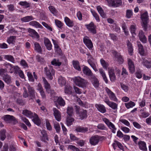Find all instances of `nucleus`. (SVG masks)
<instances>
[{
    "label": "nucleus",
    "mask_w": 151,
    "mask_h": 151,
    "mask_svg": "<svg viewBox=\"0 0 151 151\" xmlns=\"http://www.w3.org/2000/svg\"><path fill=\"white\" fill-rule=\"evenodd\" d=\"M135 105V103L132 101H130L128 103H125V106L127 109L132 108Z\"/></svg>",
    "instance_id": "864d4df0"
},
{
    "label": "nucleus",
    "mask_w": 151,
    "mask_h": 151,
    "mask_svg": "<svg viewBox=\"0 0 151 151\" xmlns=\"http://www.w3.org/2000/svg\"><path fill=\"white\" fill-rule=\"evenodd\" d=\"M99 70V72L102 76L105 83H108V79L106 76L105 72L102 68H100Z\"/></svg>",
    "instance_id": "e433bc0d"
},
{
    "label": "nucleus",
    "mask_w": 151,
    "mask_h": 151,
    "mask_svg": "<svg viewBox=\"0 0 151 151\" xmlns=\"http://www.w3.org/2000/svg\"><path fill=\"white\" fill-rule=\"evenodd\" d=\"M122 4V0H111V5L114 7H119Z\"/></svg>",
    "instance_id": "bb28decb"
},
{
    "label": "nucleus",
    "mask_w": 151,
    "mask_h": 151,
    "mask_svg": "<svg viewBox=\"0 0 151 151\" xmlns=\"http://www.w3.org/2000/svg\"><path fill=\"white\" fill-rule=\"evenodd\" d=\"M16 39V37L15 36H11L7 40V41L9 44L13 43Z\"/></svg>",
    "instance_id": "680f3d73"
},
{
    "label": "nucleus",
    "mask_w": 151,
    "mask_h": 151,
    "mask_svg": "<svg viewBox=\"0 0 151 151\" xmlns=\"http://www.w3.org/2000/svg\"><path fill=\"white\" fill-rule=\"evenodd\" d=\"M85 26L91 33L93 34H95L96 33V27L93 22L89 24H86Z\"/></svg>",
    "instance_id": "f03ea898"
},
{
    "label": "nucleus",
    "mask_w": 151,
    "mask_h": 151,
    "mask_svg": "<svg viewBox=\"0 0 151 151\" xmlns=\"http://www.w3.org/2000/svg\"><path fill=\"white\" fill-rule=\"evenodd\" d=\"M135 75L138 78H141L142 77V71L140 70H137L135 73Z\"/></svg>",
    "instance_id": "0e129e2a"
},
{
    "label": "nucleus",
    "mask_w": 151,
    "mask_h": 151,
    "mask_svg": "<svg viewBox=\"0 0 151 151\" xmlns=\"http://www.w3.org/2000/svg\"><path fill=\"white\" fill-rule=\"evenodd\" d=\"M145 109L146 108H145L143 109H141L140 110L141 114V116L143 118H146L150 115V114L148 112L145 111Z\"/></svg>",
    "instance_id": "a18cd8bd"
},
{
    "label": "nucleus",
    "mask_w": 151,
    "mask_h": 151,
    "mask_svg": "<svg viewBox=\"0 0 151 151\" xmlns=\"http://www.w3.org/2000/svg\"><path fill=\"white\" fill-rule=\"evenodd\" d=\"M75 131L78 132L84 133L88 131V128L86 127H84L80 126H77L75 129Z\"/></svg>",
    "instance_id": "393cba45"
},
{
    "label": "nucleus",
    "mask_w": 151,
    "mask_h": 151,
    "mask_svg": "<svg viewBox=\"0 0 151 151\" xmlns=\"http://www.w3.org/2000/svg\"><path fill=\"white\" fill-rule=\"evenodd\" d=\"M105 90L111 100L115 101H116L117 100V99L115 94L111 91L110 89L107 87H106L105 88Z\"/></svg>",
    "instance_id": "9d476101"
},
{
    "label": "nucleus",
    "mask_w": 151,
    "mask_h": 151,
    "mask_svg": "<svg viewBox=\"0 0 151 151\" xmlns=\"http://www.w3.org/2000/svg\"><path fill=\"white\" fill-rule=\"evenodd\" d=\"M33 74L34 76V78L31 72H28L27 73V75L28 77L29 81L32 82H34L35 81V78L36 80H37L38 78L35 72H33Z\"/></svg>",
    "instance_id": "dca6fc26"
},
{
    "label": "nucleus",
    "mask_w": 151,
    "mask_h": 151,
    "mask_svg": "<svg viewBox=\"0 0 151 151\" xmlns=\"http://www.w3.org/2000/svg\"><path fill=\"white\" fill-rule=\"evenodd\" d=\"M137 45L139 53L141 55L144 56L145 55V50L143 46L140 42H138Z\"/></svg>",
    "instance_id": "c9c22d12"
},
{
    "label": "nucleus",
    "mask_w": 151,
    "mask_h": 151,
    "mask_svg": "<svg viewBox=\"0 0 151 151\" xmlns=\"http://www.w3.org/2000/svg\"><path fill=\"white\" fill-rule=\"evenodd\" d=\"M142 64L147 69H151V60L143 59Z\"/></svg>",
    "instance_id": "6ab92c4d"
},
{
    "label": "nucleus",
    "mask_w": 151,
    "mask_h": 151,
    "mask_svg": "<svg viewBox=\"0 0 151 151\" xmlns=\"http://www.w3.org/2000/svg\"><path fill=\"white\" fill-rule=\"evenodd\" d=\"M30 25L35 26L36 28H42L43 27L38 22L35 21H33L30 22L29 23Z\"/></svg>",
    "instance_id": "c03bdc74"
},
{
    "label": "nucleus",
    "mask_w": 151,
    "mask_h": 151,
    "mask_svg": "<svg viewBox=\"0 0 151 151\" xmlns=\"http://www.w3.org/2000/svg\"><path fill=\"white\" fill-rule=\"evenodd\" d=\"M48 8L49 10L52 13L54 14H56L57 10L54 6H50Z\"/></svg>",
    "instance_id": "e2e57ef3"
},
{
    "label": "nucleus",
    "mask_w": 151,
    "mask_h": 151,
    "mask_svg": "<svg viewBox=\"0 0 151 151\" xmlns=\"http://www.w3.org/2000/svg\"><path fill=\"white\" fill-rule=\"evenodd\" d=\"M101 137L96 135L92 136L89 139V142L92 145L95 146L97 145L99 142Z\"/></svg>",
    "instance_id": "423d86ee"
},
{
    "label": "nucleus",
    "mask_w": 151,
    "mask_h": 151,
    "mask_svg": "<svg viewBox=\"0 0 151 151\" xmlns=\"http://www.w3.org/2000/svg\"><path fill=\"white\" fill-rule=\"evenodd\" d=\"M132 15V12L131 10L128 9L126 11V17L128 18H130Z\"/></svg>",
    "instance_id": "69168bd1"
},
{
    "label": "nucleus",
    "mask_w": 151,
    "mask_h": 151,
    "mask_svg": "<svg viewBox=\"0 0 151 151\" xmlns=\"http://www.w3.org/2000/svg\"><path fill=\"white\" fill-rule=\"evenodd\" d=\"M4 65L6 68V69L7 70V69H8L9 70V72L11 73H13V70L17 72L19 69V67L17 66H13V65L9 63H5Z\"/></svg>",
    "instance_id": "6e6552de"
},
{
    "label": "nucleus",
    "mask_w": 151,
    "mask_h": 151,
    "mask_svg": "<svg viewBox=\"0 0 151 151\" xmlns=\"http://www.w3.org/2000/svg\"><path fill=\"white\" fill-rule=\"evenodd\" d=\"M67 113L69 116H72L73 114V108L71 107H68L67 109Z\"/></svg>",
    "instance_id": "bf43d9fd"
},
{
    "label": "nucleus",
    "mask_w": 151,
    "mask_h": 151,
    "mask_svg": "<svg viewBox=\"0 0 151 151\" xmlns=\"http://www.w3.org/2000/svg\"><path fill=\"white\" fill-rule=\"evenodd\" d=\"M72 65L73 68L76 70L78 71H81V69L78 61L73 60L72 61Z\"/></svg>",
    "instance_id": "2f4dec72"
},
{
    "label": "nucleus",
    "mask_w": 151,
    "mask_h": 151,
    "mask_svg": "<svg viewBox=\"0 0 151 151\" xmlns=\"http://www.w3.org/2000/svg\"><path fill=\"white\" fill-rule=\"evenodd\" d=\"M91 13L97 22H99L100 19L98 14L94 11H92Z\"/></svg>",
    "instance_id": "052dcab7"
},
{
    "label": "nucleus",
    "mask_w": 151,
    "mask_h": 151,
    "mask_svg": "<svg viewBox=\"0 0 151 151\" xmlns=\"http://www.w3.org/2000/svg\"><path fill=\"white\" fill-rule=\"evenodd\" d=\"M97 9L101 17L103 18L105 17L106 14L104 13L102 8L100 6H98L97 7Z\"/></svg>",
    "instance_id": "de8ad7c7"
},
{
    "label": "nucleus",
    "mask_w": 151,
    "mask_h": 151,
    "mask_svg": "<svg viewBox=\"0 0 151 151\" xmlns=\"http://www.w3.org/2000/svg\"><path fill=\"white\" fill-rule=\"evenodd\" d=\"M95 107L99 111L102 113H104L106 111L105 107L102 104H96Z\"/></svg>",
    "instance_id": "5701e85b"
},
{
    "label": "nucleus",
    "mask_w": 151,
    "mask_h": 151,
    "mask_svg": "<svg viewBox=\"0 0 151 151\" xmlns=\"http://www.w3.org/2000/svg\"><path fill=\"white\" fill-rule=\"evenodd\" d=\"M127 45L128 49L129 54L130 55H132V53L133 52V47L132 46V44L129 40L127 42Z\"/></svg>",
    "instance_id": "4c0bfd02"
},
{
    "label": "nucleus",
    "mask_w": 151,
    "mask_h": 151,
    "mask_svg": "<svg viewBox=\"0 0 151 151\" xmlns=\"http://www.w3.org/2000/svg\"><path fill=\"white\" fill-rule=\"evenodd\" d=\"M72 88L70 85H67L65 86L64 92L66 94H70L72 93Z\"/></svg>",
    "instance_id": "ea45409f"
},
{
    "label": "nucleus",
    "mask_w": 151,
    "mask_h": 151,
    "mask_svg": "<svg viewBox=\"0 0 151 151\" xmlns=\"http://www.w3.org/2000/svg\"><path fill=\"white\" fill-rule=\"evenodd\" d=\"M3 79L8 84L10 83L11 82V77L8 74L4 75L3 76Z\"/></svg>",
    "instance_id": "58836bf2"
},
{
    "label": "nucleus",
    "mask_w": 151,
    "mask_h": 151,
    "mask_svg": "<svg viewBox=\"0 0 151 151\" xmlns=\"http://www.w3.org/2000/svg\"><path fill=\"white\" fill-rule=\"evenodd\" d=\"M52 65L55 66H60L61 64V63L59 62L58 60L54 59L51 62Z\"/></svg>",
    "instance_id": "6e6d98bb"
},
{
    "label": "nucleus",
    "mask_w": 151,
    "mask_h": 151,
    "mask_svg": "<svg viewBox=\"0 0 151 151\" xmlns=\"http://www.w3.org/2000/svg\"><path fill=\"white\" fill-rule=\"evenodd\" d=\"M68 147L69 149L73 151H80L79 149L74 145H70Z\"/></svg>",
    "instance_id": "338daca9"
},
{
    "label": "nucleus",
    "mask_w": 151,
    "mask_h": 151,
    "mask_svg": "<svg viewBox=\"0 0 151 151\" xmlns=\"http://www.w3.org/2000/svg\"><path fill=\"white\" fill-rule=\"evenodd\" d=\"M34 19L32 16H27L21 19V21L23 22H28Z\"/></svg>",
    "instance_id": "37998d69"
},
{
    "label": "nucleus",
    "mask_w": 151,
    "mask_h": 151,
    "mask_svg": "<svg viewBox=\"0 0 151 151\" xmlns=\"http://www.w3.org/2000/svg\"><path fill=\"white\" fill-rule=\"evenodd\" d=\"M53 115L56 120L58 121H60L61 119L60 112L55 108H53Z\"/></svg>",
    "instance_id": "ddd939ff"
},
{
    "label": "nucleus",
    "mask_w": 151,
    "mask_h": 151,
    "mask_svg": "<svg viewBox=\"0 0 151 151\" xmlns=\"http://www.w3.org/2000/svg\"><path fill=\"white\" fill-rule=\"evenodd\" d=\"M22 114L27 117L30 118H32L34 117V113L33 114L30 111L27 109L23 110Z\"/></svg>",
    "instance_id": "cd10ccee"
},
{
    "label": "nucleus",
    "mask_w": 151,
    "mask_h": 151,
    "mask_svg": "<svg viewBox=\"0 0 151 151\" xmlns=\"http://www.w3.org/2000/svg\"><path fill=\"white\" fill-rule=\"evenodd\" d=\"M83 40L84 43L87 47L89 50H92L93 47V44L89 37L87 36H85L83 38Z\"/></svg>",
    "instance_id": "7ed1b4c3"
},
{
    "label": "nucleus",
    "mask_w": 151,
    "mask_h": 151,
    "mask_svg": "<svg viewBox=\"0 0 151 151\" xmlns=\"http://www.w3.org/2000/svg\"><path fill=\"white\" fill-rule=\"evenodd\" d=\"M28 32L31 34L33 35L34 36L36 37L37 38H39L40 37L38 33L33 29L30 28L29 29Z\"/></svg>",
    "instance_id": "4d7b16f0"
},
{
    "label": "nucleus",
    "mask_w": 151,
    "mask_h": 151,
    "mask_svg": "<svg viewBox=\"0 0 151 151\" xmlns=\"http://www.w3.org/2000/svg\"><path fill=\"white\" fill-rule=\"evenodd\" d=\"M35 46V50L38 52H40L42 51L41 47L39 43L37 42H35L34 43Z\"/></svg>",
    "instance_id": "09e8293b"
},
{
    "label": "nucleus",
    "mask_w": 151,
    "mask_h": 151,
    "mask_svg": "<svg viewBox=\"0 0 151 151\" xmlns=\"http://www.w3.org/2000/svg\"><path fill=\"white\" fill-rule=\"evenodd\" d=\"M19 5L24 6V8H25L29 7L31 5V4L30 3L27 2L26 1H20L19 3Z\"/></svg>",
    "instance_id": "603ef678"
},
{
    "label": "nucleus",
    "mask_w": 151,
    "mask_h": 151,
    "mask_svg": "<svg viewBox=\"0 0 151 151\" xmlns=\"http://www.w3.org/2000/svg\"><path fill=\"white\" fill-rule=\"evenodd\" d=\"M5 59L13 63H14V59L13 56L11 55H5L4 56Z\"/></svg>",
    "instance_id": "13d9d810"
},
{
    "label": "nucleus",
    "mask_w": 151,
    "mask_h": 151,
    "mask_svg": "<svg viewBox=\"0 0 151 151\" xmlns=\"http://www.w3.org/2000/svg\"><path fill=\"white\" fill-rule=\"evenodd\" d=\"M54 102H56L58 105L61 106H64L65 105V101L61 96L55 97Z\"/></svg>",
    "instance_id": "f8f14e48"
},
{
    "label": "nucleus",
    "mask_w": 151,
    "mask_h": 151,
    "mask_svg": "<svg viewBox=\"0 0 151 151\" xmlns=\"http://www.w3.org/2000/svg\"><path fill=\"white\" fill-rule=\"evenodd\" d=\"M103 121L107 125L109 128L112 129V132L113 133H115L116 128L115 127L114 125L112 122H110L108 119L106 118H103Z\"/></svg>",
    "instance_id": "39448f33"
},
{
    "label": "nucleus",
    "mask_w": 151,
    "mask_h": 151,
    "mask_svg": "<svg viewBox=\"0 0 151 151\" xmlns=\"http://www.w3.org/2000/svg\"><path fill=\"white\" fill-rule=\"evenodd\" d=\"M55 22L56 26L58 28L61 29L63 28L64 24L60 21L58 19H55Z\"/></svg>",
    "instance_id": "a19ab883"
},
{
    "label": "nucleus",
    "mask_w": 151,
    "mask_h": 151,
    "mask_svg": "<svg viewBox=\"0 0 151 151\" xmlns=\"http://www.w3.org/2000/svg\"><path fill=\"white\" fill-rule=\"evenodd\" d=\"M138 36L139 40L142 43H146L147 38L142 30H140L139 31Z\"/></svg>",
    "instance_id": "f3484780"
},
{
    "label": "nucleus",
    "mask_w": 151,
    "mask_h": 151,
    "mask_svg": "<svg viewBox=\"0 0 151 151\" xmlns=\"http://www.w3.org/2000/svg\"><path fill=\"white\" fill-rule=\"evenodd\" d=\"M104 101L111 108L116 111H114L115 112L117 111V109L118 105L115 102L111 101H109L108 99H106L104 100Z\"/></svg>",
    "instance_id": "9b49d317"
},
{
    "label": "nucleus",
    "mask_w": 151,
    "mask_h": 151,
    "mask_svg": "<svg viewBox=\"0 0 151 151\" xmlns=\"http://www.w3.org/2000/svg\"><path fill=\"white\" fill-rule=\"evenodd\" d=\"M25 86L28 89V92L29 94V96L31 99L33 100L35 98V90L33 87L31 86L29 83H26Z\"/></svg>",
    "instance_id": "0eeeda50"
},
{
    "label": "nucleus",
    "mask_w": 151,
    "mask_h": 151,
    "mask_svg": "<svg viewBox=\"0 0 151 151\" xmlns=\"http://www.w3.org/2000/svg\"><path fill=\"white\" fill-rule=\"evenodd\" d=\"M108 73L110 81L111 82H114L116 80V77L114 69L111 68L110 69Z\"/></svg>",
    "instance_id": "4be33fe9"
},
{
    "label": "nucleus",
    "mask_w": 151,
    "mask_h": 151,
    "mask_svg": "<svg viewBox=\"0 0 151 151\" xmlns=\"http://www.w3.org/2000/svg\"><path fill=\"white\" fill-rule=\"evenodd\" d=\"M33 118L32 120L33 122L37 126H39L41 123V122L37 115L34 113V117Z\"/></svg>",
    "instance_id": "c85d7f7f"
},
{
    "label": "nucleus",
    "mask_w": 151,
    "mask_h": 151,
    "mask_svg": "<svg viewBox=\"0 0 151 151\" xmlns=\"http://www.w3.org/2000/svg\"><path fill=\"white\" fill-rule=\"evenodd\" d=\"M127 61L130 72L131 73H133L135 71V66L134 63L129 58L128 59Z\"/></svg>",
    "instance_id": "a211bd4d"
},
{
    "label": "nucleus",
    "mask_w": 151,
    "mask_h": 151,
    "mask_svg": "<svg viewBox=\"0 0 151 151\" xmlns=\"http://www.w3.org/2000/svg\"><path fill=\"white\" fill-rule=\"evenodd\" d=\"M93 59H89L88 60V62L91 66L95 72L98 71V70L96 67L95 63L94 61H93Z\"/></svg>",
    "instance_id": "f704fd0d"
},
{
    "label": "nucleus",
    "mask_w": 151,
    "mask_h": 151,
    "mask_svg": "<svg viewBox=\"0 0 151 151\" xmlns=\"http://www.w3.org/2000/svg\"><path fill=\"white\" fill-rule=\"evenodd\" d=\"M73 80L76 86L81 88L86 87L88 83L87 80L79 76L73 78Z\"/></svg>",
    "instance_id": "f257e3e1"
},
{
    "label": "nucleus",
    "mask_w": 151,
    "mask_h": 151,
    "mask_svg": "<svg viewBox=\"0 0 151 151\" xmlns=\"http://www.w3.org/2000/svg\"><path fill=\"white\" fill-rule=\"evenodd\" d=\"M72 116H68L66 119V124L68 126H70L72 125L73 122L74 121V119L72 117Z\"/></svg>",
    "instance_id": "79ce46f5"
},
{
    "label": "nucleus",
    "mask_w": 151,
    "mask_h": 151,
    "mask_svg": "<svg viewBox=\"0 0 151 151\" xmlns=\"http://www.w3.org/2000/svg\"><path fill=\"white\" fill-rule=\"evenodd\" d=\"M109 37L111 38L114 41H116L117 40L116 35L113 33H109Z\"/></svg>",
    "instance_id": "774afa93"
},
{
    "label": "nucleus",
    "mask_w": 151,
    "mask_h": 151,
    "mask_svg": "<svg viewBox=\"0 0 151 151\" xmlns=\"http://www.w3.org/2000/svg\"><path fill=\"white\" fill-rule=\"evenodd\" d=\"M138 144L139 146V148L143 151H146L147 148L146 144L144 141H140L138 142Z\"/></svg>",
    "instance_id": "c756f323"
},
{
    "label": "nucleus",
    "mask_w": 151,
    "mask_h": 151,
    "mask_svg": "<svg viewBox=\"0 0 151 151\" xmlns=\"http://www.w3.org/2000/svg\"><path fill=\"white\" fill-rule=\"evenodd\" d=\"M78 114L79 115L80 119L81 120L86 119L87 117V111L86 110L81 109Z\"/></svg>",
    "instance_id": "b1692460"
},
{
    "label": "nucleus",
    "mask_w": 151,
    "mask_h": 151,
    "mask_svg": "<svg viewBox=\"0 0 151 151\" xmlns=\"http://www.w3.org/2000/svg\"><path fill=\"white\" fill-rule=\"evenodd\" d=\"M41 133L42 135L41 138L42 140L44 142H46L47 140L46 132L45 130H43L41 131Z\"/></svg>",
    "instance_id": "49530a36"
},
{
    "label": "nucleus",
    "mask_w": 151,
    "mask_h": 151,
    "mask_svg": "<svg viewBox=\"0 0 151 151\" xmlns=\"http://www.w3.org/2000/svg\"><path fill=\"white\" fill-rule=\"evenodd\" d=\"M6 130L4 129L0 131V138L1 140L3 141L6 138Z\"/></svg>",
    "instance_id": "5fc2aeb1"
},
{
    "label": "nucleus",
    "mask_w": 151,
    "mask_h": 151,
    "mask_svg": "<svg viewBox=\"0 0 151 151\" xmlns=\"http://www.w3.org/2000/svg\"><path fill=\"white\" fill-rule=\"evenodd\" d=\"M3 117L5 121L8 123L12 122L14 124L18 123L17 120L13 116L6 115L4 116Z\"/></svg>",
    "instance_id": "20e7f679"
},
{
    "label": "nucleus",
    "mask_w": 151,
    "mask_h": 151,
    "mask_svg": "<svg viewBox=\"0 0 151 151\" xmlns=\"http://www.w3.org/2000/svg\"><path fill=\"white\" fill-rule=\"evenodd\" d=\"M136 25L134 24L130 26V30L133 36L136 35Z\"/></svg>",
    "instance_id": "3c124183"
},
{
    "label": "nucleus",
    "mask_w": 151,
    "mask_h": 151,
    "mask_svg": "<svg viewBox=\"0 0 151 151\" xmlns=\"http://www.w3.org/2000/svg\"><path fill=\"white\" fill-rule=\"evenodd\" d=\"M93 59H89L88 60V62L91 66L95 72L98 71V70L96 67L95 63L94 61H93Z\"/></svg>",
    "instance_id": "72a5a7b5"
},
{
    "label": "nucleus",
    "mask_w": 151,
    "mask_h": 151,
    "mask_svg": "<svg viewBox=\"0 0 151 151\" xmlns=\"http://www.w3.org/2000/svg\"><path fill=\"white\" fill-rule=\"evenodd\" d=\"M91 80L93 86L96 88H98L99 86V82L94 75L91 77Z\"/></svg>",
    "instance_id": "aec40b11"
},
{
    "label": "nucleus",
    "mask_w": 151,
    "mask_h": 151,
    "mask_svg": "<svg viewBox=\"0 0 151 151\" xmlns=\"http://www.w3.org/2000/svg\"><path fill=\"white\" fill-rule=\"evenodd\" d=\"M100 63L102 66L103 68L106 69L107 70V68L108 67L109 64L108 63L106 62L104 59L102 58L100 60Z\"/></svg>",
    "instance_id": "8fccbe9b"
},
{
    "label": "nucleus",
    "mask_w": 151,
    "mask_h": 151,
    "mask_svg": "<svg viewBox=\"0 0 151 151\" xmlns=\"http://www.w3.org/2000/svg\"><path fill=\"white\" fill-rule=\"evenodd\" d=\"M83 73L85 75L91 77L93 74L91 70L87 66H84L83 69Z\"/></svg>",
    "instance_id": "412c9836"
},
{
    "label": "nucleus",
    "mask_w": 151,
    "mask_h": 151,
    "mask_svg": "<svg viewBox=\"0 0 151 151\" xmlns=\"http://www.w3.org/2000/svg\"><path fill=\"white\" fill-rule=\"evenodd\" d=\"M58 82L60 85L62 87L65 84L66 80L64 77L60 76L58 78Z\"/></svg>",
    "instance_id": "473e14b6"
},
{
    "label": "nucleus",
    "mask_w": 151,
    "mask_h": 151,
    "mask_svg": "<svg viewBox=\"0 0 151 151\" xmlns=\"http://www.w3.org/2000/svg\"><path fill=\"white\" fill-rule=\"evenodd\" d=\"M141 19L143 22L144 24V30L146 31L147 29V23L148 20V13L147 12H146L141 15Z\"/></svg>",
    "instance_id": "1a4fd4ad"
},
{
    "label": "nucleus",
    "mask_w": 151,
    "mask_h": 151,
    "mask_svg": "<svg viewBox=\"0 0 151 151\" xmlns=\"http://www.w3.org/2000/svg\"><path fill=\"white\" fill-rule=\"evenodd\" d=\"M37 89L38 91H39L40 93L42 98H44L45 97V93L43 91V89L40 83H38L37 86Z\"/></svg>",
    "instance_id": "7c9ffc66"
},
{
    "label": "nucleus",
    "mask_w": 151,
    "mask_h": 151,
    "mask_svg": "<svg viewBox=\"0 0 151 151\" xmlns=\"http://www.w3.org/2000/svg\"><path fill=\"white\" fill-rule=\"evenodd\" d=\"M112 53L114 57L117 58L118 62L120 63H122L123 62V59L120 53L114 50H112Z\"/></svg>",
    "instance_id": "4468645a"
},
{
    "label": "nucleus",
    "mask_w": 151,
    "mask_h": 151,
    "mask_svg": "<svg viewBox=\"0 0 151 151\" xmlns=\"http://www.w3.org/2000/svg\"><path fill=\"white\" fill-rule=\"evenodd\" d=\"M49 69L48 70V78L50 80H52L53 78V76L55 74V71L52 67L51 66H49Z\"/></svg>",
    "instance_id": "a878e982"
},
{
    "label": "nucleus",
    "mask_w": 151,
    "mask_h": 151,
    "mask_svg": "<svg viewBox=\"0 0 151 151\" xmlns=\"http://www.w3.org/2000/svg\"><path fill=\"white\" fill-rule=\"evenodd\" d=\"M64 21L66 25L69 27H72L74 25V21L71 20L67 17H64Z\"/></svg>",
    "instance_id": "2eb2a0df"
}]
</instances>
